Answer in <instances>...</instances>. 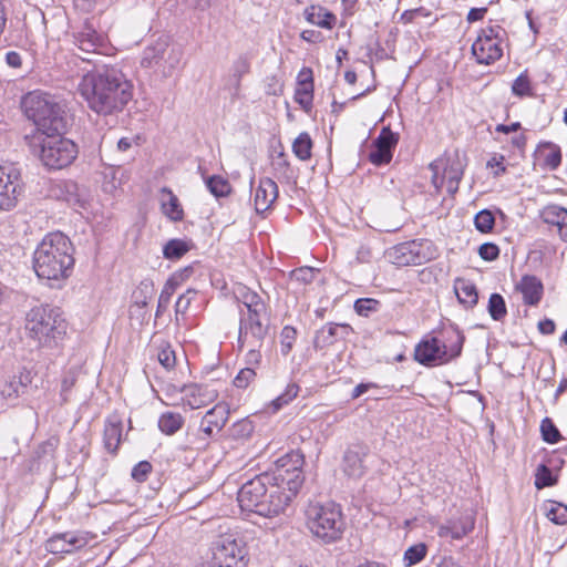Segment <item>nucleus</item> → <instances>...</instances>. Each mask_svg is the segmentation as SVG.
Here are the masks:
<instances>
[{
	"mask_svg": "<svg viewBox=\"0 0 567 567\" xmlns=\"http://www.w3.org/2000/svg\"><path fill=\"white\" fill-rule=\"evenodd\" d=\"M23 193L22 175L19 168L0 165V212H8L17 206Z\"/></svg>",
	"mask_w": 567,
	"mask_h": 567,
	"instance_id": "obj_15",
	"label": "nucleus"
},
{
	"mask_svg": "<svg viewBox=\"0 0 567 567\" xmlns=\"http://www.w3.org/2000/svg\"><path fill=\"white\" fill-rule=\"evenodd\" d=\"M32 373L28 369H22L13 375L1 389V395L6 400H16L25 392L32 383Z\"/></svg>",
	"mask_w": 567,
	"mask_h": 567,
	"instance_id": "obj_32",
	"label": "nucleus"
},
{
	"mask_svg": "<svg viewBox=\"0 0 567 567\" xmlns=\"http://www.w3.org/2000/svg\"><path fill=\"white\" fill-rule=\"evenodd\" d=\"M475 527V518L472 515H461L439 524L436 535L445 542H460L468 536Z\"/></svg>",
	"mask_w": 567,
	"mask_h": 567,
	"instance_id": "obj_23",
	"label": "nucleus"
},
{
	"mask_svg": "<svg viewBox=\"0 0 567 567\" xmlns=\"http://www.w3.org/2000/svg\"><path fill=\"white\" fill-rule=\"evenodd\" d=\"M505 30L498 24L482 28L472 43V54L478 64L491 65L504 54Z\"/></svg>",
	"mask_w": 567,
	"mask_h": 567,
	"instance_id": "obj_12",
	"label": "nucleus"
},
{
	"mask_svg": "<svg viewBox=\"0 0 567 567\" xmlns=\"http://www.w3.org/2000/svg\"><path fill=\"white\" fill-rule=\"evenodd\" d=\"M21 107L35 126L31 133H51L66 127L63 105L49 93L40 90L27 93L21 100Z\"/></svg>",
	"mask_w": 567,
	"mask_h": 567,
	"instance_id": "obj_7",
	"label": "nucleus"
},
{
	"mask_svg": "<svg viewBox=\"0 0 567 567\" xmlns=\"http://www.w3.org/2000/svg\"><path fill=\"white\" fill-rule=\"evenodd\" d=\"M208 190L215 197H227L231 194L233 187L229 181L220 175H213L205 181Z\"/></svg>",
	"mask_w": 567,
	"mask_h": 567,
	"instance_id": "obj_41",
	"label": "nucleus"
},
{
	"mask_svg": "<svg viewBox=\"0 0 567 567\" xmlns=\"http://www.w3.org/2000/svg\"><path fill=\"white\" fill-rule=\"evenodd\" d=\"M454 291L460 303L467 308H473L478 302V292L475 284L470 279L456 278L454 280Z\"/></svg>",
	"mask_w": 567,
	"mask_h": 567,
	"instance_id": "obj_34",
	"label": "nucleus"
},
{
	"mask_svg": "<svg viewBox=\"0 0 567 567\" xmlns=\"http://www.w3.org/2000/svg\"><path fill=\"white\" fill-rule=\"evenodd\" d=\"M427 555V546L424 543H417L415 545L410 546L403 555V561L406 567H411L413 565L422 561Z\"/></svg>",
	"mask_w": 567,
	"mask_h": 567,
	"instance_id": "obj_46",
	"label": "nucleus"
},
{
	"mask_svg": "<svg viewBox=\"0 0 567 567\" xmlns=\"http://www.w3.org/2000/svg\"><path fill=\"white\" fill-rule=\"evenodd\" d=\"M155 287L152 280H143L132 293L131 313L134 309L145 310L154 296Z\"/></svg>",
	"mask_w": 567,
	"mask_h": 567,
	"instance_id": "obj_35",
	"label": "nucleus"
},
{
	"mask_svg": "<svg viewBox=\"0 0 567 567\" xmlns=\"http://www.w3.org/2000/svg\"><path fill=\"white\" fill-rule=\"evenodd\" d=\"M537 327H538V331L542 334H553L556 330V324H555L554 320L548 319V318L540 320L538 322Z\"/></svg>",
	"mask_w": 567,
	"mask_h": 567,
	"instance_id": "obj_64",
	"label": "nucleus"
},
{
	"mask_svg": "<svg viewBox=\"0 0 567 567\" xmlns=\"http://www.w3.org/2000/svg\"><path fill=\"white\" fill-rule=\"evenodd\" d=\"M210 557L200 567H248L250 563L247 543L240 538H224L210 548Z\"/></svg>",
	"mask_w": 567,
	"mask_h": 567,
	"instance_id": "obj_10",
	"label": "nucleus"
},
{
	"mask_svg": "<svg viewBox=\"0 0 567 567\" xmlns=\"http://www.w3.org/2000/svg\"><path fill=\"white\" fill-rule=\"evenodd\" d=\"M218 398V391L208 384H184L181 386V406L189 409H200Z\"/></svg>",
	"mask_w": 567,
	"mask_h": 567,
	"instance_id": "obj_21",
	"label": "nucleus"
},
{
	"mask_svg": "<svg viewBox=\"0 0 567 567\" xmlns=\"http://www.w3.org/2000/svg\"><path fill=\"white\" fill-rule=\"evenodd\" d=\"M94 538L95 535L91 532L66 530L50 536L44 548L52 555H70L85 548Z\"/></svg>",
	"mask_w": 567,
	"mask_h": 567,
	"instance_id": "obj_14",
	"label": "nucleus"
},
{
	"mask_svg": "<svg viewBox=\"0 0 567 567\" xmlns=\"http://www.w3.org/2000/svg\"><path fill=\"white\" fill-rule=\"evenodd\" d=\"M192 291L188 290L186 293H183L178 297L177 301H176V305H175V311L176 313H184L189 305H190V301H192V298L188 296Z\"/></svg>",
	"mask_w": 567,
	"mask_h": 567,
	"instance_id": "obj_62",
	"label": "nucleus"
},
{
	"mask_svg": "<svg viewBox=\"0 0 567 567\" xmlns=\"http://www.w3.org/2000/svg\"><path fill=\"white\" fill-rule=\"evenodd\" d=\"M399 143V134L390 127H383L373 141V150L369 154V161L375 166L388 165L393 157V151Z\"/></svg>",
	"mask_w": 567,
	"mask_h": 567,
	"instance_id": "obj_22",
	"label": "nucleus"
},
{
	"mask_svg": "<svg viewBox=\"0 0 567 567\" xmlns=\"http://www.w3.org/2000/svg\"><path fill=\"white\" fill-rule=\"evenodd\" d=\"M69 323L63 311L49 303H39L25 311L22 321L24 337L40 348H51L63 340Z\"/></svg>",
	"mask_w": 567,
	"mask_h": 567,
	"instance_id": "obj_4",
	"label": "nucleus"
},
{
	"mask_svg": "<svg viewBox=\"0 0 567 567\" xmlns=\"http://www.w3.org/2000/svg\"><path fill=\"white\" fill-rule=\"evenodd\" d=\"M305 20L321 29L332 30L337 25V16L320 4H310L303 10Z\"/></svg>",
	"mask_w": 567,
	"mask_h": 567,
	"instance_id": "obj_30",
	"label": "nucleus"
},
{
	"mask_svg": "<svg viewBox=\"0 0 567 567\" xmlns=\"http://www.w3.org/2000/svg\"><path fill=\"white\" fill-rule=\"evenodd\" d=\"M300 38L301 40L311 44L321 43L324 40L323 34L320 31L313 29L302 30L300 33Z\"/></svg>",
	"mask_w": 567,
	"mask_h": 567,
	"instance_id": "obj_60",
	"label": "nucleus"
},
{
	"mask_svg": "<svg viewBox=\"0 0 567 567\" xmlns=\"http://www.w3.org/2000/svg\"><path fill=\"white\" fill-rule=\"evenodd\" d=\"M158 362L167 370L173 369L176 364L175 351L171 344H163L157 352Z\"/></svg>",
	"mask_w": 567,
	"mask_h": 567,
	"instance_id": "obj_52",
	"label": "nucleus"
},
{
	"mask_svg": "<svg viewBox=\"0 0 567 567\" xmlns=\"http://www.w3.org/2000/svg\"><path fill=\"white\" fill-rule=\"evenodd\" d=\"M499 252V247L494 243H484L478 247V256L485 261L496 260Z\"/></svg>",
	"mask_w": 567,
	"mask_h": 567,
	"instance_id": "obj_55",
	"label": "nucleus"
},
{
	"mask_svg": "<svg viewBox=\"0 0 567 567\" xmlns=\"http://www.w3.org/2000/svg\"><path fill=\"white\" fill-rule=\"evenodd\" d=\"M380 385L374 382H361L358 385H355L351 392V399L355 400L363 395L365 392L372 389H379Z\"/></svg>",
	"mask_w": 567,
	"mask_h": 567,
	"instance_id": "obj_61",
	"label": "nucleus"
},
{
	"mask_svg": "<svg viewBox=\"0 0 567 567\" xmlns=\"http://www.w3.org/2000/svg\"><path fill=\"white\" fill-rule=\"evenodd\" d=\"M539 218L561 241L567 243V208L550 204L543 207Z\"/></svg>",
	"mask_w": 567,
	"mask_h": 567,
	"instance_id": "obj_25",
	"label": "nucleus"
},
{
	"mask_svg": "<svg viewBox=\"0 0 567 567\" xmlns=\"http://www.w3.org/2000/svg\"><path fill=\"white\" fill-rule=\"evenodd\" d=\"M256 378V371L251 368L241 369L235 377L233 384L238 389H246Z\"/></svg>",
	"mask_w": 567,
	"mask_h": 567,
	"instance_id": "obj_53",
	"label": "nucleus"
},
{
	"mask_svg": "<svg viewBox=\"0 0 567 567\" xmlns=\"http://www.w3.org/2000/svg\"><path fill=\"white\" fill-rule=\"evenodd\" d=\"M339 333L347 337L353 333V328L349 323H333L324 324L316 334L315 347L324 349L332 346L337 341Z\"/></svg>",
	"mask_w": 567,
	"mask_h": 567,
	"instance_id": "obj_31",
	"label": "nucleus"
},
{
	"mask_svg": "<svg viewBox=\"0 0 567 567\" xmlns=\"http://www.w3.org/2000/svg\"><path fill=\"white\" fill-rule=\"evenodd\" d=\"M557 482L558 477L553 474L551 470L547 465L540 464L537 466L534 482L537 489L554 486Z\"/></svg>",
	"mask_w": 567,
	"mask_h": 567,
	"instance_id": "obj_44",
	"label": "nucleus"
},
{
	"mask_svg": "<svg viewBox=\"0 0 567 567\" xmlns=\"http://www.w3.org/2000/svg\"><path fill=\"white\" fill-rule=\"evenodd\" d=\"M305 455L299 450H291L280 456L271 472H266L271 481H277L296 497L305 482Z\"/></svg>",
	"mask_w": 567,
	"mask_h": 567,
	"instance_id": "obj_11",
	"label": "nucleus"
},
{
	"mask_svg": "<svg viewBox=\"0 0 567 567\" xmlns=\"http://www.w3.org/2000/svg\"><path fill=\"white\" fill-rule=\"evenodd\" d=\"M165 396L169 400L167 403L172 406H181V388L175 384H166L163 388Z\"/></svg>",
	"mask_w": 567,
	"mask_h": 567,
	"instance_id": "obj_59",
	"label": "nucleus"
},
{
	"mask_svg": "<svg viewBox=\"0 0 567 567\" xmlns=\"http://www.w3.org/2000/svg\"><path fill=\"white\" fill-rule=\"evenodd\" d=\"M464 341L457 327H443L422 337L414 347L413 359L429 368L447 364L461 355Z\"/></svg>",
	"mask_w": 567,
	"mask_h": 567,
	"instance_id": "obj_5",
	"label": "nucleus"
},
{
	"mask_svg": "<svg viewBox=\"0 0 567 567\" xmlns=\"http://www.w3.org/2000/svg\"><path fill=\"white\" fill-rule=\"evenodd\" d=\"M430 168L433 172L432 184L437 192L443 187H446L449 193L456 192L463 176V166L457 154L453 157L444 156L437 158L431 163Z\"/></svg>",
	"mask_w": 567,
	"mask_h": 567,
	"instance_id": "obj_13",
	"label": "nucleus"
},
{
	"mask_svg": "<svg viewBox=\"0 0 567 567\" xmlns=\"http://www.w3.org/2000/svg\"><path fill=\"white\" fill-rule=\"evenodd\" d=\"M75 248L62 231H50L33 251L32 266L39 279L63 282L69 279L75 265Z\"/></svg>",
	"mask_w": 567,
	"mask_h": 567,
	"instance_id": "obj_2",
	"label": "nucleus"
},
{
	"mask_svg": "<svg viewBox=\"0 0 567 567\" xmlns=\"http://www.w3.org/2000/svg\"><path fill=\"white\" fill-rule=\"evenodd\" d=\"M123 439V417L117 412L110 414L104 422L103 445L112 455H115Z\"/></svg>",
	"mask_w": 567,
	"mask_h": 567,
	"instance_id": "obj_27",
	"label": "nucleus"
},
{
	"mask_svg": "<svg viewBox=\"0 0 567 567\" xmlns=\"http://www.w3.org/2000/svg\"><path fill=\"white\" fill-rule=\"evenodd\" d=\"M300 386L297 383L291 382L287 384L284 392L272 401V405L275 406L276 410H279L285 405H288L298 396Z\"/></svg>",
	"mask_w": 567,
	"mask_h": 567,
	"instance_id": "obj_50",
	"label": "nucleus"
},
{
	"mask_svg": "<svg viewBox=\"0 0 567 567\" xmlns=\"http://www.w3.org/2000/svg\"><path fill=\"white\" fill-rule=\"evenodd\" d=\"M76 93L92 112L112 115L122 112L131 102L134 86L120 71L105 66L84 73L76 85Z\"/></svg>",
	"mask_w": 567,
	"mask_h": 567,
	"instance_id": "obj_1",
	"label": "nucleus"
},
{
	"mask_svg": "<svg viewBox=\"0 0 567 567\" xmlns=\"http://www.w3.org/2000/svg\"><path fill=\"white\" fill-rule=\"evenodd\" d=\"M75 45L83 52L97 53L103 55H111L113 47L111 45L106 35L99 33L91 25H83V28L74 35Z\"/></svg>",
	"mask_w": 567,
	"mask_h": 567,
	"instance_id": "obj_20",
	"label": "nucleus"
},
{
	"mask_svg": "<svg viewBox=\"0 0 567 567\" xmlns=\"http://www.w3.org/2000/svg\"><path fill=\"white\" fill-rule=\"evenodd\" d=\"M279 195L278 185L269 177L259 179L254 192V206L258 214H264L274 207Z\"/></svg>",
	"mask_w": 567,
	"mask_h": 567,
	"instance_id": "obj_26",
	"label": "nucleus"
},
{
	"mask_svg": "<svg viewBox=\"0 0 567 567\" xmlns=\"http://www.w3.org/2000/svg\"><path fill=\"white\" fill-rule=\"evenodd\" d=\"M540 433L543 440L549 444H556L563 439L559 430L550 417H545L542 420Z\"/></svg>",
	"mask_w": 567,
	"mask_h": 567,
	"instance_id": "obj_49",
	"label": "nucleus"
},
{
	"mask_svg": "<svg viewBox=\"0 0 567 567\" xmlns=\"http://www.w3.org/2000/svg\"><path fill=\"white\" fill-rule=\"evenodd\" d=\"M536 159L539 165L549 171L557 169L563 161L561 148L554 142H540L536 148Z\"/></svg>",
	"mask_w": 567,
	"mask_h": 567,
	"instance_id": "obj_29",
	"label": "nucleus"
},
{
	"mask_svg": "<svg viewBox=\"0 0 567 567\" xmlns=\"http://www.w3.org/2000/svg\"><path fill=\"white\" fill-rule=\"evenodd\" d=\"M475 228L482 234H491L495 226V217L488 209H483L475 215Z\"/></svg>",
	"mask_w": 567,
	"mask_h": 567,
	"instance_id": "obj_48",
	"label": "nucleus"
},
{
	"mask_svg": "<svg viewBox=\"0 0 567 567\" xmlns=\"http://www.w3.org/2000/svg\"><path fill=\"white\" fill-rule=\"evenodd\" d=\"M162 213L172 221L184 219V209L178 197L167 187L161 189Z\"/></svg>",
	"mask_w": 567,
	"mask_h": 567,
	"instance_id": "obj_33",
	"label": "nucleus"
},
{
	"mask_svg": "<svg viewBox=\"0 0 567 567\" xmlns=\"http://www.w3.org/2000/svg\"><path fill=\"white\" fill-rule=\"evenodd\" d=\"M254 431V422L249 417H244L230 425L227 436L235 442H245L251 437Z\"/></svg>",
	"mask_w": 567,
	"mask_h": 567,
	"instance_id": "obj_37",
	"label": "nucleus"
},
{
	"mask_svg": "<svg viewBox=\"0 0 567 567\" xmlns=\"http://www.w3.org/2000/svg\"><path fill=\"white\" fill-rule=\"evenodd\" d=\"M512 93L519 99L534 96V86L527 70L513 81Z\"/></svg>",
	"mask_w": 567,
	"mask_h": 567,
	"instance_id": "obj_40",
	"label": "nucleus"
},
{
	"mask_svg": "<svg viewBox=\"0 0 567 567\" xmlns=\"http://www.w3.org/2000/svg\"><path fill=\"white\" fill-rule=\"evenodd\" d=\"M63 132L31 133L25 136L31 152L50 171H60L69 167L79 155L78 144L71 138L65 137Z\"/></svg>",
	"mask_w": 567,
	"mask_h": 567,
	"instance_id": "obj_6",
	"label": "nucleus"
},
{
	"mask_svg": "<svg viewBox=\"0 0 567 567\" xmlns=\"http://www.w3.org/2000/svg\"><path fill=\"white\" fill-rule=\"evenodd\" d=\"M78 378L73 371L68 372L61 381V398L62 402H69V394L76 384Z\"/></svg>",
	"mask_w": 567,
	"mask_h": 567,
	"instance_id": "obj_56",
	"label": "nucleus"
},
{
	"mask_svg": "<svg viewBox=\"0 0 567 567\" xmlns=\"http://www.w3.org/2000/svg\"><path fill=\"white\" fill-rule=\"evenodd\" d=\"M514 289L522 295L523 303L528 307L538 306L544 296V285L535 275L522 276Z\"/></svg>",
	"mask_w": 567,
	"mask_h": 567,
	"instance_id": "obj_28",
	"label": "nucleus"
},
{
	"mask_svg": "<svg viewBox=\"0 0 567 567\" xmlns=\"http://www.w3.org/2000/svg\"><path fill=\"white\" fill-rule=\"evenodd\" d=\"M546 517L556 525L567 524V505L549 501L546 509Z\"/></svg>",
	"mask_w": 567,
	"mask_h": 567,
	"instance_id": "obj_45",
	"label": "nucleus"
},
{
	"mask_svg": "<svg viewBox=\"0 0 567 567\" xmlns=\"http://www.w3.org/2000/svg\"><path fill=\"white\" fill-rule=\"evenodd\" d=\"M153 471L148 461L138 462L132 470V477L138 483H144Z\"/></svg>",
	"mask_w": 567,
	"mask_h": 567,
	"instance_id": "obj_54",
	"label": "nucleus"
},
{
	"mask_svg": "<svg viewBox=\"0 0 567 567\" xmlns=\"http://www.w3.org/2000/svg\"><path fill=\"white\" fill-rule=\"evenodd\" d=\"M437 256V246L425 238L399 243L384 252L385 259L398 268L421 266L436 259Z\"/></svg>",
	"mask_w": 567,
	"mask_h": 567,
	"instance_id": "obj_9",
	"label": "nucleus"
},
{
	"mask_svg": "<svg viewBox=\"0 0 567 567\" xmlns=\"http://www.w3.org/2000/svg\"><path fill=\"white\" fill-rule=\"evenodd\" d=\"M234 296L243 306L239 309V347H260L269 329L271 309L268 301L243 284L234 288Z\"/></svg>",
	"mask_w": 567,
	"mask_h": 567,
	"instance_id": "obj_3",
	"label": "nucleus"
},
{
	"mask_svg": "<svg viewBox=\"0 0 567 567\" xmlns=\"http://www.w3.org/2000/svg\"><path fill=\"white\" fill-rule=\"evenodd\" d=\"M184 417L177 412H164L158 419V429L165 435H173L184 425Z\"/></svg>",
	"mask_w": 567,
	"mask_h": 567,
	"instance_id": "obj_38",
	"label": "nucleus"
},
{
	"mask_svg": "<svg viewBox=\"0 0 567 567\" xmlns=\"http://www.w3.org/2000/svg\"><path fill=\"white\" fill-rule=\"evenodd\" d=\"M181 282L182 275L174 274L167 279L158 297L156 317H158L163 311L167 309L171 299L175 293L176 289L179 287Z\"/></svg>",
	"mask_w": 567,
	"mask_h": 567,
	"instance_id": "obj_36",
	"label": "nucleus"
},
{
	"mask_svg": "<svg viewBox=\"0 0 567 567\" xmlns=\"http://www.w3.org/2000/svg\"><path fill=\"white\" fill-rule=\"evenodd\" d=\"M312 140L307 132L300 133L292 143V152L300 161L311 158Z\"/></svg>",
	"mask_w": 567,
	"mask_h": 567,
	"instance_id": "obj_42",
	"label": "nucleus"
},
{
	"mask_svg": "<svg viewBox=\"0 0 567 567\" xmlns=\"http://www.w3.org/2000/svg\"><path fill=\"white\" fill-rule=\"evenodd\" d=\"M380 301L374 298H359L354 301L353 308L357 315L368 317L371 312L378 311Z\"/></svg>",
	"mask_w": 567,
	"mask_h": 567,
	"instance_id": "obj_51",
	"label": "nucleus"
},
{
	"mask_svg": "<svg viewBox=\"0 0 567 567\" xmlns=\"http://www.w3.org/2000/svg\"><path fill=\"white\" fill-rule=\"evenodd\" d=\"M313 71L309 66H303L297 74L293 100L306 113H310L313 107Z\"/></svg>",
	"mask_w": 567,
	"mask_h": 567,
	"instance_id": "obj_24",
	"label": "nucleus"
},
{
	"mask_svg": "<svg viewBox=\"0 0 567 567\" xmlns=\"http://www.w3.org/2000/svg\"><path fill=\"white\" fill-rule=\"evenodd\" d=\"M284 82L276 75L268 76L265 81V92L267 95L279 96L284 93Z\"/></svg>",
	"mask_w": 567,
	"mask_h": 567,
	"instance_id": "obj_57",
	"label": "nucleus"
},
{
	"mask_svg": "<svg viewBox=\"0 0 567 567\" xmlns=\"http://www.w3.org/2000/svg\"><path fill=\"white\" fill-rule=\"evenodd\" d=\"M192 243L185 239H169L163 247V256L168 260H178L192 249Z\"/></svg>",
	"mask_w": 567,
	"mask_h": 567,
	"instance_id": "obj_39",
	"label": "nucleus"
},
{
	"mask_svg": "<svg viewBox=\"0 0 567 567\" xmlns=\"http://www.w3.org/2000/svg\"><path fill=\"white\" fill-rule=\"evenodd\" d=\"M486 12H487V8L486 7L472 8L468 11L467 16H466V20H467L468 23L481 21V20L484 19Z\"/></svg>",
	"mask_w": 567,
	"mask_h": 567,
	"instance_id": "obj_63",
	"label": "nucleus"
},
{
	"mask_svg": "<svg viewBox=\"0 0 567 567\" xmlns=\"http://www.w3.org/2000/svg\"><path fill=\"white\" fill-rule=\"evenodd\" d=\"M305 517L307 528L319 542L328 545L342 539L347 523L339 504L332 501L309 502Z\"/></svg>",
	"mask_w": 567,
	"mask_h": 567,
	"instance_id": "obj_8",
	"label": "nucleus"
},
{
	"mask_svg": "<svg viewBox=\"0 0 567 567\" xmlns=\"http://www.w3.org/2000/svg\"><path fill=\"white\" fill-rule=\"evenodd\" d=\"M269 475L261 473L247 481L238 491L237 499L243 511L254 512L261 515L264 497L270 484Z\"/></svg>",
	"mask_w": 567,
	"mask_h": 567,
	"instance_id": "obj_16",
	"label": "nucleus"
},
{
	"mask_svg": "<svg viewBox=\"0 0 567 567\" xmlns=\"http://www.w3.org/2000/svg\"><path fill=\"white\" fill-rule=\"evenodd\" d=\"M230 414V405L226 401H219L206 411L199 424V433L204 440L209 441L219 433L229 421Z\"/></svg>",
	"mask_w": 567,
	"mask_h": 567,
	"instance_id": "obj_19",
	"label": "nucleus"
},
{
	"mask_svg": "<svg viewBox=\"0 0 567 567\" xmlns=\"http://www.w3.org/2000/svg\"><path fill=\"white\" fill-rule=\"evenodd\" d=\"M298 331L292 326H285L280 331V351L284 355L291 352L297 341Z\"/></svg>",
	"mask_w": 567,
	"mask_h": 567,
	"instance_id": "obj_47",
	"label": "nucleus"
},
{
	"mask_svg": "<svg viewBox=\"0 0 567 567\" xmlns=\"http://www.w3.org/2000/svg\"><path fill=\"white\" fill-rule=\"evenodd\" d=\"M487 311L493 320L503 321L507 316V307L502 295L494 292L489 296Z\"/></svg>",
	"mask_w": 567,
	"mask_h": 567,
	"instance_id": "obj_43",
	"label": "nucleus"
},
{
	"mask_svg": "<svg viewBox=\"0 0 567 567\" xmlns=\"http://www.w3.org/2000/svg\"><path fill=\"white\" fill-rule=\"evenodd\" d=\"M270 481L261 506V516L275 517L286 512L296 496L277 481Z\"/></svg>",
	"mask_w": 567,
	"mask_h": 567,
	"instance_id": "obj_18",
	"label": "nucleus"
},
{
	"mask_svg": "<svg viewBox=\"0 0 567 567\" xmlns=\"http://www.w3.org/2000/svg\"><path fill=\"white\" fill-rule=\"evenodd\" d=\"M505 156L504 155H493L488 161H487V168L492 169L493 172V175L495 177H498L503 174L506 173L507 168L505 166Z\"/></svg>",
	"mask_w": 567,
	"mask_h": 567,
	"instance_id": "obj_58",
	"label": "nucleus"
},
{
	"mask_svg": "<svg viewBox=\"0 0 567 567\" xmlns=\"http://www.w3.org/2000/svg\"><path fill=\"white\" fill-rule=\"evenodd\" d=\"M167 61L168 69H173L179 62V52L169 49L167 39L161 38L144 49L141 58V66L146 69L158 68L165 72V63Z\"/></svg>",
	"mask_w": 567,
	"mask_h": 567,
	"instance_id": "obj_17",
	"label": "nucleus"
}]
</instances>
